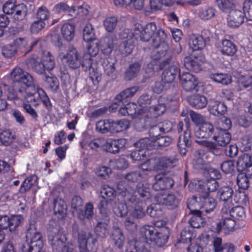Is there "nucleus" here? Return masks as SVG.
Wrapping results in <instances>:
<instances>
[{
	"instance_id": "1",
	"label": "nucleus",
	"mask_w": 252,
	"mask_h": 252,
	"mask_svg": "<svg viewBox=\"0 0 252 252\" xmlns=\"http://www.w3.org/2000/svg\"><path fill=\"white\" fill-rule=\"evenodd\" d=\"M12 86L3 85L7 98L11 100L27 101L34 106L39 105L41 100L47 108L51 107L50 99L41 88H35L32 75L19 67L13 68L9 74Z\"/></svg>"
},
{
	"instance_id": "2",
	"label": "nucleus",
	"mask_w": 252,
	"mask_h": 252,
	"mask_svg": "<svg viewBox=\"0 0 252 252\" xmlns=\"http://www.w3.org/2000/svg\"><path fill=\"white\" fill-rule=\"evenodd\" d=\"M166 110V107L164 104H158L149 109L142 110V112L138 115L139 122L136 121L135 127L139 130L149 126L153 119L157 118L162 115Z\"/></svg>"
},
{
	"instance_id": "3",
	"label": "nucleus",
	"mask_w": 252,
	"mask_h": 252,
	"mask_svg": "<svg viewBox=\"0 0 252 252\" xmlns=\"http://www.w3.org/2000/svg\"><path fill=\"white\" fill-rule=\"evenodd\" d=\"M140 233L147 243L155 245L158 247L163 246L167 242V236L158 232L151 225H144L140 229Z\"/></svg>"
},
{
	"instance_id": "4",
	"label": "nucleus",
	"mask_w": 252,
	"mask_h": 252,
	"mask_svg": "<svg viewBox=\"0 0 252 252\" xmlns=\"http://www.w3.org/2000/svg\"><path fill=\"white\" fill-rule=\"evenodd\" d=\"M48 240L54 250L59 252H73L72 248L70 247L66 243L65 236L60 231L58 227L50 231Z\"/></svg>"
},
{
	"instance_id": "5",
	"label": "nucleus",
	"mask_w": 252,
	"mask_h": 252,
	"mask_svg": "<svg viewBox=\"0 0 252 252\" xmlns=\"http://www.w3.org/2000/svg\"><path fill=\"white\" fill-rule=\"evenodd\" d=\"M166 34L163 29H159L156 37L153 40L152 46L154 48L152 57L155 60H159L165 56L169 49L168 44L165 41Z\"/></svg>"
},
{
	"instance_id": "6",
	"label": "nucleus",
	"mask_w": 252,
	"mask_h": 252,
	"mask_svg": "<svg viewBox=\"0 0 252 252\" xmlns=\"http://www.w3.org/2000/svg\"><path fill=\"white\" fill-rule=\"evenodd\" d=\"M162 63L163 65L171 63L163 71L161 76L162 82L164 84L172 83L180 70L178 63L174 61L172 56H170Z\"/></svg>"
},
{
	"instance_id": "7",
	"label": "nucleus",
	"mask_w": 252,
	"mask_h": 252,
	"mask_svg": "<svg viewBox=\"0 0 252 252\" xmlns=\"http://www.w3.org/2000/svg\"><path fill=\"white\" fill-rule=\"evenodd\" d=\"M234 193L233 189L228 186L221 187L218 192V195L222 207L221 212L227 214L228 210L232 207L231 199Z\"/></svg>"
},
{
	"instance_id": "8",
	"label": "nucleus",
	"mask_w": 252,
	"mask_h": 252,
	"mask_svg": "<svg viewBox=\"0 0 252 252\" xmlns=\"http://www.w3.org/2000/svg\"><path fill=\"white\" fill-rule=\"evenodd\" d=\"M60 57L62 62L67 64L71 68H77L80 65H82V60H81L77 49L72 47L68 48L66 55H60Z\"/></svg>"
},
{
	"instance_id": "9",
	"label": "nucleus",
	"mask_w": 252,
	"mask_h": 252,
	"mask_svg": "<svg viewBox=\"0 0 252 252\" xmlns=\"http://www.w3.org/2000/svg\"><path fill=\"white\" fill-rule=\"evenodd\" d=\"M155 182L153 185V189L156 190H162L169 189L174 185L173 180L170 177L163 174H158L155 176Z\"/></svg>"
},
{
	"instance_id": "10",
	"label": "nucleus",
	"mask_w": 252,
	"mask_h": 252,
	"mask_svg": "<svg viewBox=\"0 0 252 252\" xmlns=\"http://www.w3.org/2000/svg\"><path fill=\"white\" fill-rule=\"evenodd\" d=\"M180 80L183 89L187 92L196 90L198 84L197 78L189 72H183L180 75Z\"/></svg>"
},
{
	"instance_id": "11",
	"label": "nucleus",
	"mask_w": 252,
	"mask_h": 252,
	"mask_svg": "<svg viewBox=\"0 0 252 252\" xmlns=\"http://www.w3.org/2000/svg\"><path fill=\"white\" fill-rule=\"evenodd\" d=\"M203 58L200 55H191L184 59V65L188 70L197 72L201 70Z\"/></svg>"
},
{
	"instance_id": "12",
	"label": "nucleus",
	"mask_w": 252,
	"mask_h": 252,
	"mask_svg": "<svg viewBox=\"0 0 252 252\" xmlns=\"http://www.w3.org/2000/svg\"><path fill=\"white\" fill-rule=\"evenodd\" d=\"M99 52L98 43L94 41L87 46V53L85 54L82 59V66L90 67L93 63L92 57H95Z\"/></svg>"
},
{
	"instance_id": "13",
	"label": "nucleus",
	"mask_w": 252,
	"mask_h": 252,
	"mask_svg": "<svg viewBox=\"0 0 252 252\" xmlns=\"http://www.w3.org/2000/svg\"><path fill=\"white\" fill-rule=\"evenodd\" d=\"M157 30V27L154 22L148 23L141 30L138 29H135V34L139 35L140 39L143 41H149L156 31Z\"/></svg>"
},
{
	"instance_id": "14",
	"label": "nucleus",
	"mask_w": 252,
	"mask_h": 252,
	"mask_svg": "<svg viewBox=\"0 0 252 252\" xmlns=\"http://www.w3.org/2000/svg\"><path fill=\"white\" fill-rule=\"evenodd\" d=\"M126 144L125 139H106L104 143L103 150L107 152L116 154L123 149Z\"/></svg>"
},
{
	"instance_id": "15",
	"label": "nucleus",
	"mask_w": 252,
	"mask_h": 252,
	"mask_svg": "<svg viewBox=\"0 0 252 252\" xmlns=\"http://www.w3.org/2000/svg\"><path fill=\"white\" fill-rule=\"evenodd\" d=\"M215 130L213 125L208 122H204L197 126L194 131V135L198 138H207L213 134Z\"/></svg>"
},
{
	"instance_id": "16",
	"label": "nucleus",
	"mask_w": 252,
	"mask_h": 252,
	"mask_svg": "<svg viewBox=\"0 0 252 252\" xmlns=\"http://www.w3.org/2000/svg\"><path fill=\"white\" fill-rule=\"evenodd\" d=\"M238 170H244L246 174L252 176V157L246 154L240 157L237 162Z\"/></svg>"
},
{
	"instance_id": "17",
	"label": "nucleus",
	"mask_w": 252,
	"mask_h": 252,
	"mask_svg": "<svg viewBox=\"0 0 252 252\" xmlns=\"http://www.w3.org/2000/svg\"><path fill=\"white\" fill-rule=\"evenodd\" d=\"M117 189L120 193L126 197V199L131 203H136L137 199L133 195V189L124 181H120L117 185Z\"/></svg>"
},
{
	"instance_id": "18",
	"label": "nucleus",
	"mask_w": 252,
	"mask_h": 252,
	"mask_svg": "<svg viewBox=\"0 0 252 252\" xmlns=\"http://www.w3.org/2000/svg\"><path fill=\"white\" fill-rule=\"evenodd\" d=\"M78 241L80 252H89L87 248L88 242H91L94 245L96 240L93 237V235L90 233L81 231L78 233Z\"/></svg>"
},
{
	"instance_id": "19",
	"label": "nucleus",
	"mask_w": 252,
	"mask_h": 252,
	"mask_svg": "<svg viewBox=\"0 0 252 252\" xmlns=\"http://www.w3.org/2000/svg\"><path fill=\"white\" fill-rule=\"evenodd\" d=\"M244 14L241 10L235 8L229 12L227 17L228 25L231 27H237L243 23Z\"/></svg>"
},
{
	"instance_id": "20",
	"label": "nucleus",
	"mask_w": 252,
	"mask_h": 252,
	"mask_svg": "<svg viewBox=\"0 0 252 252\" xmlns=\"http://www.w3.org/2000/svg\"><path fill=\"white\" fill-rule=\"evenodd\" d=\"M208 155L203 149H197L194 153L193 164L197 169H203L207 164Z\"/></svg>"
},
{
	"instance_id": "21",
	"label": "nucleus",
	"mask_w": 252,
	"mask_h": 252,
	"mask_svg": "<svg viewBox=\"0 0 252 252\" xmlns=\"http://www.w3.org/2000/svg\"><path fill=\"white\" fill-rule=\"evenodd\" d=\"M200 200L201 203L202 211L205 213H209L213 212L216 207V200L209 194L201 196Z\"/></svg>"
},
{
	"instance_id": "22",
	"label": "nucleus",
	"mask_w": 252,
	"mask_h": 252,
	"mask_svg": "<svg viewBox=\"0 0 252 252\" xmlns=\"http://www.w3.org/2000/svg\"><path fill=\"white\" fill-rule=\"evenodd\" d=\"M190 130L187 129L184 131L183 136H179L178 142V147L180 153L185 156L187 152V148L189 147L191 145Z\"/></svg>"
},
{
	"instance_id": "23",
	"label": "nucleus",
	"mask_w": 252,
	"mask_h": 252,
	"mask_svg": "<svg viewBox=\"0 0 252 252\" xmlns=\"http://www.w3.org/2000/svg\"><path fill=\"white\" fill-rule=\"evenodd\" d=\"M231 134L225 130H215L213 139L216 141L218 145L220 146H225L231 140Z\"/></svg>"
},
{
	"instance_id": "24",
	"label": "nucleus",
	"mask_w": 252,
	"mask_h": 252,
	"mask_svg": "<svg viewBox=\"0 0 252 252\" xmlns=\"http://www.w3.org/2000/svg\"><path fill=\"white\" fill-rule=\"evenodd\" d=\"M223 216L222 223L220 222L217 224V231L219 232L222 228H223L228 231L233 230L235 225L236 224L235 219L232 218L228 214L222 212Z\"/></svg>"
},
{
	"instance_id": "25",
	"label": "nucleus",
	"mask_w": 252,
	"mask_h": 252,
	"mask_svg": "<svg viewBox=\"0 0 252 252\" xmlns=\"http://www.w3.org/2000/svg\"><path fill=\"white\" fill-rule=\"evenodd\" d=\"M28 68H32L38 74H43L45 72L46 67L43 63L37 57H32L26 61Z\"/></svg>"
},
{
	"instance_id": "26",
	"label": "nucleus",
	"mask_w": 252,
	"mask_h": 252,
	"mask_svg": "<svg viewBox=\"0 0 252 252\" xmlns=\"http://www.w3.org/2000/svg\"><path fill=\"white\" fill-rule=\"evenodd\" d=\"M189 45L193 50H199L205 46L206 41L202 36L192 34L189 36Z\"/></svg>"
},
{
	"instance_id": "27",
	"label": "nucleus",
	"mask_w": 252,
	"mask_h": 252,
	"mask_svg": "<svg viewBox=\"0 0 252 252\" xmlns=\"http://www.w3.org/2000/svg\"><path fill=\"white\" fill-rule=\"evenodd\" d=\"M111 238L116 246L121 249L124 246L125 237L122 230L117 226H114L112 228Z\"/></svg>"
},
{
	"instance_id": "28",
	"label": "nucleus",
	"mask_w": 252,
	"mask_h": 252,
	"mask_svg": "<svg viewBox=\"0 0 252 252\" xmlns=\"http://www.w3.org/2000/svg\"><path fill=\"white\" fill-rule=\"evenodd\" d=\"M188 100L191 106L198 109L206 107L208 103L206 97L199 94L190 95L188 97Z\"/></svg>"
},
{
	"instance_id": "29",
	"label": "nucleus",
	"mask_w": 252,
	"mask_h": 252,
	"mask_svg": "<svg viewBox=\"0 0 252 252\" xmlns=\"http://www.w3.org/2000/svg\"><path fill=\"white\" fill-rule=\"evenodd\" d=\"M226 106L221 102L211 100L209 105L210 112L213 115H223L226 111Z\"/></svg>"
},
{
	"instance_id": "30",
	"label": "nucleus",
	"mask_w": 252,
	"mask_h": 252,
	"mask_svg": "<svg viewBox=\"0 0 252 252\" xmlns=\"http://www.w3.org/2000/svg\"><path fill=\"white\" fill-rule=\"evenodd\" d=\"M213 245L215 252H234V246L231 243L222 244V240L220 238H216Z\"/></svg>"
},
{
	"instance_id": "31",
	"label": "nucleus",
	"mask_w": 252,
	"mask_h": 252,
	"mask_svg": "<svg viewBox=\"0 0 252 252\" xmlns=\"http://www.w3.org/2000/svg\"><path fill=\"white\" fill-rule=\"evenodd\" d=\"M159 199L160 202L171 208L177 207L179 203V199L173 193L162 195Z\"/></svg>"
},
{
	"instance_id": "32",
	"label": "nucleus",
	"mask_w": 252,
	"mask_h": 252,
	"mask_svg": "<svg viewBox=\"0 0 252 252\" xmlns=\"http://www.w3.org/2000/svg\"><path fill=\"white\" fill-rule=\"evenodd\" d=\"M54 211L56 215H59V218H62L66 214L67 206L65 202L60 198L54 200Z\"/></svg>"
},
{
	"instance_id": "33",
	"label": "nucleus",
	"mask_w": 252,
	"mask_h": 252,
	"mask_svg": "<svg viewBox=\"0 0 252 252\" xmlns=\"http://www.w3.org/2000/svg\"><path fill=\"white\" fill-rule=\"evenodd\" d=\"M129 126V121L122 119L117 121H111V133H118L127 129Z\"/></svg>"
},
{
	"instance_id": "34",
	"label": "nucleus",
	"mask_w": 252,
	"mask_h": 252,
	"mask_svg": "<svg viewBox=\"0 0 252 252\" xmlns=\"http://www.w3.org/2000/svg\"><path fill=\"white\" fill-rule=\"evenodd\" d=\"M220 51L223 55L232 56L236 53V48L232 42L224 39L221 42Z\"/></svg>"
},
{
	"instance_id": "35",
	"label": "nucleus",
	"mask_w": 252,
	"mask_h": 252,
	"mask_svg": "<svg viewBox=\"0 0 252 252\" xmlns=\"http://www.w3.org/2000/svg\"><path fill=\"white\" fill-rule=\"evenodd\" d=\"M75 32V26L74 24L65 23L61 28V33L64 39L67 41L71 40Z\"/></svg>"
},
{
	"instance_id": "36",
	"label": "nucleus",
	"mask_w": 252,
	"mask_h": 252,
	"mask_svg": "<svg viewBox=\"0 0 252 252\" xmlns=\"http://www.w3.org/2000/svg\"><path fill=\"white\" fill-rule=\"evenodd\" d=\"M173 142L171 137L167 136H162L153 139L152 144L154 149L161 148L170 145Z\"/></svg>"
},
{
	"instance_id": "37",
	"label": "nucleus",
	"mask_w": 252,
	"mask_h": 252,
	"mask_svg": "<svg viewBox=\"0 0 252 252\" xmlns=\"http://www.w3.org/2000/svg\"><path fill=\"white\" fill-rule=\"evenodd\" d=\"M219 8L222 12L227 13L235 8L234 0H216Z\"/></svg>"
},
{
	"instance_id": "38",
	"label": "nucleus",
	"mask_w": 252,
	"mask_h": 252,
	"mask_svg": "<svg viewBox=\"0 0 252 252\" xmlns=\"http://www.w3.org/2000/svg\"><path fill=\"white\" fill-rule=\"evenodd\" d=\"M141 65L138 63H134L129 66L125 73V79L126 80H131L138 75Z\"/></svg>"
},
{
	"instance_id": "39",
	"label": "nucleus",
	"mask_w": 252,
	"mask_h": 252,
	"mask_svg": "<svg viewBox=\"0 0 252 252\" xmlns=\"http://www.w3.org/2000/svg\"><path fill=\"white\" fill-rule=\"evenodd\" d=\"M101 51L103 54L108 55L111 53L113 48L114 44L112 38L105 37L100 41Z\"/></svg>"
},
{
	"instance_id": "40",
	"label": "nucleus",
	"mask_w": 252,
	"mask_h": 252,
	"mask_svg": "<svg viewBox=\"0 0 252 252\" xmlns=\"http://www.w3.org/2000/svg\"><path fill=\"white\" fill-rule=\"evenodd\" d=\"M37 177L35 175H32L27 178L21 185L19 192L25 193L29 191L34 185L36 184Z\"/></svg>"
},
{
	"instance_id": "41",
	"label": "nucleus",
	"mask_w": 252,
	"mask_h": 252,
	"mask_svg": "<svg viewBox=\"0 0 252 252\" xmlns=\"http://www.w3.org/2000/svg\"><path fill=\"white\" fill-rule=\"evenodd\" d=\"M95 130L101 133H111V121L108 120H100L96 123Z\"/></svg>"
},
{
	"instance_id": "42",
	"label": "nucleus",
	"mask_w": 252,
	"mask_h": 252,
	"mask_svg": "<svg viewBox=\"0 0 252 252\" xmlns=\"http://www.w3.org/2000/svg\"><path fill=\"white\" fill-rule=\"evenodd\" d=\"M112 207V201L101 198L98 205L100 213L104 217H107L110 213Z\"/></svg>"
},
{
	"instance_id": "43",
	"label": "nucleus",
	"mask_w": 252,
	"mask_h": 252,
	"mask_svg": "<svg viewBox=\"0 0 252 252\" xmlns=\"http://www.w3.org/2000/svg\"><path fill=\"white\" fill-rule=\"evenodd\" d=\"M210 78L215 82L227 85L231 82L230 77L227 74L216 73L210 75Z\"/></svg>"
},
{
	"instance_id": "44",
	"label": "nucleus",
	"mask_w": 252,
	"mask_h": 252,
	"mask_svg": "<svg viewBox=\"0 0 252 252\" xmlns=\"http://www.w3.org/2000/svg\"><path fill=\"white\" fill-rule=\"evenodd\" d=\"M83 37L84 41L87 42L95 40L94 30L90 23L86 24L83 30Z\"/></svg>"
},
{
	"instance_id": "45",
	"label": "nucleus",
	"mask_w": 252,
	"mask_h": 252,
	"mask_svg": "<svg viewBox=\"0 0 252 252\" xmlns=\"http://www.w3.org/2000/svg\"><path fill=\"white\" fill-rule=\"evenodd\" d=\"M151 96L148 94H143L139 97L138 100V103L142 108L140 110L138 113L137 114L136 117L135 119V123H136V120L137 122H139L138 115L142 112L141 111L142 110L147 108L149 109V107H148V105L151 104Z\"/></svg>"
},
{
	"instance_id": "46",
	"label": "nucleus",
	"mask_w": 252,
	"mask_h": 252,
	"mask_svg": "<svg viewBox=\"0 0 252 252\" xmlns=\"http://www.w3.org/2000/svg\"><path fill=\"white\" fill-rule=\"evenodd\" d=\"M229 216L235 219L242 220L246 217L245 212L243 207L240 206H233L228 210Z\"/></svg>"
},
{
	"instance_id": "47",
	"label": "nucleus",
	"mask_w": 252,
	"mask_h": 252,
	"mask_svg": "<svg viewBox=\"0 0 252 252\" xmlns=\"http://www.w3.org/2000/svg\"><path fill=\"white\" fill-rule=\"evenodd\" d=\"M216 11L212 7H206L201 8L198 13V16L203 20H209L215 17Z\"/></svg>"
},
{
	"instance_id": "48",
	"label": "nucleus",
	"mask_w": 252,
	"mask_h": 252,
	"mask_svg": "<svg viewBox=\"0 0 252 252\" xmlns=\"http://www.w3.org/2000/svg\"><path fill=\"white\" fill-rule=\"evenodd\" d=\"M115 60L109 57L103 60L102 65L107 75L111 76L115 71Z\"/></svg>"
},
{
	"instance_id": "49",
	"label": "nucleus",
	"mask_w": 252,
	"mask_h": 252,
	"mask_svg": "<svg viewBox=\"0 0 252 252\" xmlns=\"http://www.w3.org/2000/svg\"><path fill=\"white\" fill-rule=\"evenodd\" d=\"M86 69L89 70V78L94 85L98 84L101 79V74L97 68L93 66V64L90 67H85Z\"/></svg>"
},
{
	"instance_id": "50",
	"label": "nucleus",
	"mask_w": 252,
	"mask_h": 252,
	"mask_svg": "<svg viewBox=\"0 0 252 252\" xmlns=\"http://www.w3.org/2000/svg\"><path fill=\"white\" fill-rule=\"evenodd\" d=\"M13 11V13L11 14L12 15L13 18L15 20H22L26 15V7L23 4L17 5Z\"/></svg>"
},
{
	"instance_id": "51",
	"label": "nucleus",
	"mask_w": 252,
	"mask_h": 252,
	"mask_svg": "<svg viewBox=\"0 0 252 252\" xmlns=\"http://www.w3.org/2000/svg\"><path fill=\"white\" fill-rule=\"evenodd\" d=\"M160 160L159 165L160 169L172 168L177 163V160L174 158H169L167 157H163L159 158Z\"/></svg>"
},
{
	"instance_id": "52",
	"label": "nucleus",
	"mask_w": 252,
	"mask_h": 252,
	"mask_svg": "<svg viewBox=\"0 0 252 252\" xmlns=\"http://www.w3.org/2000/svg\"><path fill=\"white\" fill-rule=\"evenodd\" d=\"M14 138V134L9 129L4 130L0 134V141L4 145L11 144Z\"/></svg>"
},
{
	"instance_id": "53",
	"label": "nucleus",
	"mask_w": 252,
	"mask_h": 252,
	"mask_svg": "<svg viewBox=\"0 0 252 252\" xmlns=\"http://www.w3.org/2000/svg\"><path fill=\"white\" fill-rule=\"evenodd\" d=\"M138 91V88L136 87H131L127 88L116 96L117 100L119 101H123V100L126 98L132 97Z\"/></svg>"
},
{
	"instance_id": "54",
	"label": "nucleus",
	"mask_w": 252,
	"mask_h": 252,
	"mask_svg": "<svg viewBox=\"0 0 252 252\" xmlns=\"http://www.w3.org/2000/svg\"><path fill=\"white\" fill-rule=\"evenodd\" d=\"M94 215L93 205L91 203H88L85 205L84 213L82 210L81 212L79 213L78 217L81 220H84L85 218L90 220L93 217Z\"/></svg>"
},
{
	"instance_id": "55",
	"label": "nucleus",
	"mask_w": 252,
	"mask_h": 252,
	"mask_svg": "<svg viewBox=\"0 0 252 252\" xmlns=\"http://www.w3.org/2000/svg\"><path fill=\"white\" fill-rule=\"evenodd\" d=\"M101 198L111 201H113L115 197V191L114 189L108 186H104L101 190Z\"/></svg>"
},
{
	"instance_id": "56",
	"label": "nucleus",
	"mask_w": 252,
	"mask_h": 252,
	"mask_svg": "<svg viewBox=\"0 0 252 252\" xmlns=\"http://www.w3.org/2000/svg\"><path fill=\"white\" fill-rule=\"evenodd\" d=\"M189 220L190 225L194 228H200L204 225V220L201 216V212L196 211Z\"/></svg>"
},
{
	"instance_id": "57",
	"label": "nucleus",
	"mask_w": 252,
	"mask_h": 252,
	"mask_svg": "<svg viewBox=\"0 0 252 252\" xmlns=\"http://www.w3.org/2000/svg\"><path fill=\"white\" fill-rule=\"evenodd\" d=\"M217 123V126L215 130L220 131V130H223L227 131L231 126L230 120L223 115H221V117Z\"/></svg>"
},
{
	"instance_id": "58",
	"label": "nucleus",
	"mask_w": 252,
	"mask_h": 252,
	"mask_svg": "<svg viewBox=\"0 0 252 252\" xmlns=\"http://www.w3.org/2000/svg\"><path fill=\"white\" fill-rule=\"evenodd\" d=\"M249 175L246 173H240L237 177V184L240 188L247 189L250 186Z\"/></svg>"
},
{
	"instance_id": "59",
	"label": "nucleus",
	"mask_w": 252,
	"mask_h": 252,
	"mask_svg": "<svg viewBox=\"0 0 252 252\" xmlns=\"http://www.w3.org/2000/svg\"><path fill=\"white\" fill-rule=\"evenodd\" d=\"M137 191L142 201H146L151 198L149 188L143 184H138L137 186Z\"/></svg>"
},
{
	"instance_id": "60",
	"label": "nucleus",
	"mask_w": 252,
	"mask_h": 252,
	"mask_svg": "<svg viewBox=\"0 0 252 252\" xmlns=\"http://www.w3.org/2000/svg\"><path fill=\"white\" fill-rule=\"evenodd\" d=\"M153 139H150L149 138L145 137L140 139L138 141L134 143V145L136 148H139L141 150H145L146 149H154L152 142Z\"/></svg>"
},
{
	"instance_id": "61",
	"label": "nucleus",
	"mask_w": 252,
	"mask_h": 252,
	"mask_svg": "<svg viewBox=\"0 0 252 252\" xmlns=\"http://www.w3.org/2000/svg\"><path fill=\"white\" fill-rule=\"evenodd\" d=\"M202 186L205 191L214 192L218 189L219 184L215 179H211L207 180Z\"/></svg>"
},
{
	"instance_id": "62",
	"label": "nucleus",
	"mask_w": 252,
	"mask_h": 252,
	"mask_svg": "<svg viewBox=\"0 0 252 252\" xmlns=\"http://www.w3.org/2000/svg\"><path fill=\"white\" fill-rule=\"evenodd\" d=\"M43 63L47 70H52L55 66L54 57L50 53H45L42 58Z\"/></svg>"
},
{
	"instance_id": "63",
	"label": "nucleus",
	"mask_w": 252,
	"mask_h": 252,
	"mask_svg": "<svg viewBox=\"0 0 252 252\" xmlns=\"http://www.w3.org/2000/svg\"><path fill=\"white\" fill-rule=\"evenodd\" d=\"M105 139L104 138H97L90 141L88 146L92 150L97 151L99 149H104Z\"/></svg>"
},
{
	"instance_id": "64",
	"label": "nucleus",
	"mask_w": 252,
	"mask_h": 252,
	"mask_svg": "<svg viewBox=\"0 0 252 252\" xmlns=\"http://www.w3.org/2000/svg\"><path fill=\"white\" fill-rule=\"evenodd\" d=\"M243 9L246 19L252 21V0H246L243 3Z\"/></svg>"
}]
</instances>
